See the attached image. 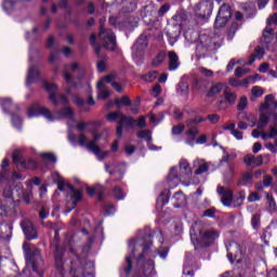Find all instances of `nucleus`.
<instances>
[{
  "label": "nucleus",
  "instance_id": "obj_1",
  "mask_svg": "<svg viewBox=\"0 0 277 277\" xmlns=\"http://www.w3.org/2000/svg\"><path fill=\"white\" fill-rule=\"evenodd\" d=\"M153 237L157 238L160 243H163V232L161 229H156L154 234H149L144 237L143 242V252L138 255L136 260L138 276L141 277H151L155 276V261L153 260H144V253L150 250L153 246Z\"/></svg>",
  "mask_w": 277,
  "mask_h": 277
},
{
  "label": "nucleus",
  "instance_id": "obj_2",
  "mask_svg": "<svg viewBox=\"0 0 277 277\" xmlns=\"http://www.w3.org/2000/svg\"><path fill=\"white\" fill-rule=\"evenodd\" d=\"M221 47L222 43L217 37L199 35L196 45V57L197 60H202V57H206L209 53H214Z\"/></svg>",
  "mask_w": 277,
  "mask_h": 277
},
{
  "label": "nucleus",
  "instance_id": "obj_3",
  "mask_svg": "<svg viewBox=\"0 0 277 277\" xmlns=\"http://www.w3.org/2000/svg\"><path fill=\"white\" fill-rule=\"evenodd\" d=\"M220 237V232L215 229H208L206 232L199 230L198 234L194 233V228L190 229V239L194 246L199 248H208Z\"/></svg>",
  "mask_w": 277,
  "mask_h": 277
},
{
  "label": "nucleus",
  "instance_id": "obj_4",
  "mask_svg": "<svg viewBox=\"0 0 277 277\" xmlns=\"http://www.w3.org/2000/svg\"><path fill=\"white\" fill-rule=\"evenodd\" d=\"M43 88L47 90V92H50L49 100L52 102L53 105H68L69 101L66 95L55 94V92H57V84L43 82Z\"/></svg>",
  "mask_w": 277,
  "mask_h": 277
},
{
  "label": "nucleus",
  "instance_id": "obj_5",
  "mask_svg": "<svg viewBox=\"0 0 277 277\" xmlns=\"http://www.w3.org/2000/svg\"><path fill=\"white\" fill-rule=\"evenodd\" d=\"M148 47V37L146 35H141L135 43L132 45V57L133 60L140 61L144 57V51Z\"/></svg>",
  "mask_w": 277,
  "mask_h": 277
},
{
  "label": "nucleus",
  "instance_id": "obj_6",
  "mask_svg": "<svg viewBox=\"0 0 277 277\" xmlns=\"http://www.w3.org/2000/svg\"><path fill=\"white\" fill-rule=\"evenodd\" d=\"M100 38L103 42L104 49H106L107 51L116 50V35H114V31H111V29H105L101 27Z\"/></svg>",
  "mask_w": 277,
  "mask_h": 277
},
{
  "label": "nucleus",
  "instance_id": "obj_7",
  "mask_svg": "<svg viewBox=\"0 0 277 277\" xmlns=\"http://www.w3.org/2000/svg\"><path fill=\"white\" fill-rule=\"evenodd\" d=\"M28 116L29 118H34L36 116H43V118H47L49 122H53V120H55L53 114H51V110L44 106H41L38 103H35L29 107Z\"/></svg>",
  "mask_w": 277,
  "mask_h": 277
},
{
  "label": "nucleus",
  "instance_id": "obj_8",
  "mask_svg": "<svg viewBox=\"0 0 277 277\" xmlns=\"http://www.w3.org/2000/svg\"><path fill=\"white\" fill-rule=\"evenodd\" d=\"M13 163L17 166V168H22V170H36L38 168V162L34 160V158H30L27 160L23 159L21 157V154L18 151H14L12 155Z\"/></svg>",
  "mask_w": 277,
  "mask_h": 277
},
{
  "label": "nucleus",
  "instance_id": "obj_9",
  "mask_svg": "<svg viewBox=\"0 0 277 277\" xmlns=\"http://www.w3.org/2000/svg\"><path fill=\"white\" fill-rule=\"evenodd\" d=\"M23 250L26 254V261L28 263H31L32 265V271L38 272V264L36 263V261L40 259V250L36 248H30L29 243L27 242L23 243Z\"/></svg>",
  "mask_w": 277,
  "mask_h": 277
},
{
  "label": "nucleus",
  "instance_id": "obj_10",
  "mask_svg": "<svg viewBox=\"0 0 277 277\" xmlns=\"http://www.w3.org/2000/svg\"><path fill=\"white\" fill-rule=\"evenodd\" d=\"M213 12V1L201 0L197 5H195V13L199 18H209Z\"/></svg>",
  "mask_w": 277,
  "mask_h": 277
},
{
  "label": "nucleus",
  "instance_id": "obj_11",
  "mask_svg": "<svg viewBox=\"0 0 277 277\" xmlns=\"http://www.w3.org/2000/svg\"><path fill=\"white\" fill-rule=\"evenodd\" d=\"M67 188L70 192L71 201L67 202V208L65 210V213H70L72 209L77 208V202H81L83 198V192L76 189L75 186H72V184H67Z\"/></svg>",
  "mask_w": 277,
  "mask_h": 277
},
{
  "label": "nucleus",
  "instance_id": "obj_12",
  "mask_svg": "<svg viewBox=\"0 0 277 277\" xmlns=\"http://www.w3.org/2000/svg\"><path fill=\"white\" fill-rule=\"evenodd\" d=\"M193 90L207 94L209 88H211V80L205 77H195L192 82Z\"/></svg>",
  "mask_w": 277,
  "mask_h": 277
},
{
  "label": "nucleus",
  "instance_id": "obj_13",
  "mask_svg": "<svg viewBox=\"0 0 277 277\" xmlns=\"http://www.w3.org/2000/svg\"><path fill=\"white\" fill-rule=\"evenodd\" d=\"M64 254H66V250L63 249L62 246L56 245L54 261H55V267L61 277H64Z\"/></svg>",
  "mask_w": 277,
  "mask_h": 277
},
{
  "label": "nucleus",
  "instance_id": "obj_14",
  "mask_svg": "<svg viewBox=\"0 0 277 277\" xmlns=\"http://www.w3.org/2000/svg\"><path fill=\"white\" fill-rule=\"evenodd\" d=\"M98 140H101V135L94 134L93 141L89 142L85 146L88 150H92V153L95 154L96 157H98L100 161H103V159H105V157L109 155V151H101V148L96 145V142H98Z\"/></svg>",
  "mask_w": 277,
  "mask_h": 277
},
{
  "label": "nucleus",
  "instance_id": "obj_15",
  "mask_svg": "<svg viewBox=\"0 0 277 277\" xmlns=\"http://www.w3.org/2000/svg\"><path fill=\"white\" fill-rule=\"evenodd\" d=\"M216 193L221 197V202L224 205V207H230L233 205V190L225 189L223 186H217Z\"/></svg>",
  "mask_w": 277,
  "mask_h": 277
},
{
  "label": "nucleus",
  "instance_id": "obj_16",
  "mask_svg": "<svg viewBox=\"0 0 277 277\" xmlns=\"http://www.w3.org/2000/svg\"><path fill=\"white\" fill-rule=\"evenodd\" d=\"M135 119L133 117H127L121 115V119L118 121L117 126V137L120 140L122 137V127H135Z\"/></svg>",
  "mask_w": 277,
  "mask_h": 277
},
{
  "label": "nucleus",
  "instance_id": "obj_17",
  "mask_svg": "<svg viewBox=\"0 0 277 277\" xmlns=\"http://www.w3.org/2000/svg\"><path fill=\"white\" fill-rule=\"evenodd\" d=\"M21 226L24 230L25 237L29 241H31V239H37L38 238V232L36 230V227L34 226L32 223L24 221V222L21 223Z\"/></svg>",
  "mask_w": 277,
  "mask_h": 277
},
{
  "label": "nucleus",
  "instance_id": "obj_18",
  "mask_svg": "<svg viewBox=\"0 0 277 277\" xmlns=\"http://www.w3.org/2000/svg\"><path fill=\"white\" fill-rule=\"evenodd\" d=\"M168 70L171 72L174 70H179V66H181V61H179V55L174 51H169L168 54Z\"/></svg>",
  "mask_w": 277,
  "mask_h": 277
},
{
  "label": "nucleus",
  "instance_id": "obj_19",
  "mask_svg": "<svg viewBox=\"0 0 277 277\" xmlns=\"http://www.w3.org/2000/svg\"><path fill=\"white\" fill-rule=\"evenodd\" d=\"M274 28L266 26L262 34L261 42L266 47V49H269V44H272L274 40Z\"/></svg>",
  "mask_w": 277,
  "mask_h": 277
},
{
  "label": "nucleus",
  "instance_id": "obj_20",
  "mask_svg": "<svg viewBox=\"0 0 277 277\" xmlns=\"http://www.w3.org/2000/svg\"><path fill=\"white\" fill-rule=\"evenodd\" d=\"M222 90H224V83L211 81L210 87L206 92V96H208V98H213V96H217Z\"/></svg>",
  "mask_w": 277,
  "mask_h": 277
},
{
  "label": "nucleus",
  "instance_id": "obj_21",
  "mask_svg": "<svg viewBox=\"0 0 277 277\" xmlns=\"http://www.w3.org/2000/svg\"><path fill=\"white\" fill-rule=\"evenodd\" d=\"M271 107H274V109H277V101L274 94H268L265 96L264 103L260 105V111H265L267 109H271Z\"/></svg>",
  "mask_w": 277,
  "mask_h": 277
},
{
  "label": "nucleus",
  "instance_id": "obj_22",
  "mask_svg": "<svg viewBox=\"0 0 277 277\" xmlns=\"http://www.w3.org/2000/svg\"><path fill=\"white\" fill-rule=\"evenodd\" d=\"M155 13V10L150 5H145L141 10V16L147 25H150V23H155V17L153 14Z\"/></svg>",
  "mask_w": 277,
  "mask_h": 277
},
{
  "label": "nucleus",
  "instance_id": "obj_23",
  "mask_svg": "<svg viewBox=\"0 0 277 277\" xmlns=\"http://www.w3.org/2000/svg\"><path fill=\"white\" fill-rule=\"evenodd\" d=\"M40 81V71L35 66L29 67L27 78H26V85H31V83H38Z\"/></svg>",
  "mask_w": 277,
  "mask_h": 277
},
{
  "label": "nucleus",
  "instance_id": "obj_24",
  "mask_svg": "<svg viewBox=\"0 0 277 277\" xmlns=\"http://www.w3.org/2000/svg\"><path fill=\"white\" fill-rule=\"evenodd\" d=\"M12 225L11 223L3 222L0 224V237L5 241H10L12 239Z\"/></svg>",
  "mask_w": 277,
  "mask_h": 277
},
{
  "label": "nucleus",
  "instance_id": "obj_25",
  "mask_svg": "<svg viewBox=\"0 0 277 277\" xmlns=\"http://www.w3.org/2000/svg\"><path fill=\"white\" fill-rule=\"evenodd\" d=\"M259 75L255 76H249L248 78H245L242 80H238L237 78H230L229 79V85H233V88H241V85H248L250 81H254Z\"/></svg>",
  "mask_w": 277,
  "mask_h": 277
},
{
  "label": "nucleus",
  "instance_id": "obj_26",
  "mask_svg": "<svg viewBox=\"0 0 277 277\" xmlns=\"http://www.w3.org/2000/svg\"><path fill=\"white\" fill-rule=\"evenodd\" d=\"M64 79L66 83L69 84V87L66 89L67 94H70L71 90H77L79 88V83L75 82V80L72 79V75L65 72Z\"/></svg>",
  "mask_w": 277,
  "mask_h": 277
},
{
  "label": "nucleus",
  "instance_id": "obj_27",
  "mask_svg": "<svg viewBox=\"0 0 277 277\" xmlns=\"http://www.w3.org/2000/svg\"><path fill=\"white\" fill-rule=\"evenodd\" d=\"M168 183L173 187H176L179 185V174L176 173V167H172L170 169V172L168 175Z\"/></svg>",
  "mask_w": 277,
  "mask_h": 277
},
{
  "label": "nucleus",
  "instance_id": "obj_28",
  "mask_svg": "<svg viewBox=\"0 0 277 277\" xmlns=\"http://www.w3.org/2000/svg\"><path fill=\"white\" fill-rule=\"evenodd\" d=\"M174 21L180 24L181 27L183 25H187V21H189V15L185 11H180L173 16Z\"/></svg>",
  "mask_w": 277,
  "mask_h": 277
},
{
  "label": "nucleus",
  "instance_id": "obj_29",
  "mask_svg": "<svg viewBox=\"0 0 277 277\" xmlns=\"http://www.w3.org/2000/svg\"><path fill=\"white\" fill-rule=\"evenodd\" d=\"M266 202L268 205L269 213H276L277 212V203H276V199L274 198L273 193L266 194Z\"/></svg>",
  "mask_w": 277,
  "mask_h": 277
},
{
  "label": "nucleus",
  "instance_id": "obj_30",
  "mask_svg": "<svg viewBox=\"0 0 277 277\" xmlns=\"http://www.w3.org/2000/svg\"><path fill=\"white\" fill-rule=\"evenodd\" d=\"M207 120V118L197 115L194 118H190L188 120H186V127L187 128H198V124H200L201 122H205Z\"/></svg>",
  "mask_w": 277,
  "mask_h": 277
},
{
  "label": "nucleus",
  "instance_id": "obj_31",
  "mask_svg": "<svg viewBox=\"0 0 277 277\" xmlns=\"http://www.w3.org/2000/svg\"><path fill=\"white\" fill-rule=\"evenodd\" d=\"M217 16H222L223 18H227L228 21H230L233 16V11L230 10V5L223 4L219 10Z\"/></svg>",
  "mask_w": 277,
  "mask_h": 277
},
{
  "label": "nucleus",
  "instance_id": "obj_32",
  "mask_svg": "<svg viewBox=\"0 0 277 277\" xmlns=\"http://www.w3.org/2000/svg\"><path fill=\"white\" fill-rule=\"evenodd\" d=\"M166 57H168V54L164 51L159 52L151 61V66H154V68L161 66V64L166 62Z\"/></svg>",
  "mask_w": 277,
  "mask_h": 277
},
{
  "label": "nucleus",
  "instance_id": "obj_33",
  "mask_svg": "<svg viewBox=\"0 0 277 277\" xmlns=\"http://www.w3.org/2000/svg\"><path fill=\"white\" fill-rule=\"evenodd\" d=\"M114 79H116V76L108 75L104 78V81L106 83H110V85L114 88V90H116V92H122V87L120 85V83L114 81Z\"/></svg>",
  "mask_w": 277,
  "mask_h": 277
},
{
  "label": "nucleus",
  "instance_id": "obj_34",
  "mask_svg": "<svg viewBox=\"0 0 277 277\" xmlns=\"http://www.w3.org/2000/svg\"><path fill=\"white\" fill-rule=\"evenodd\" d=\"M89 42H90L91 47H93L96 56L101 57V51L103 49V45H101V44L96 45V35L95 34H92L90 36Z\"/></svg>",
  "mask_w": 277,
  "mask_h": 277
},
{
  "label": "nucleus",
  "instance_id": "obj_35",
  "mask_svg": "<svg viewBox=\"0 0 277 277\" xmlns=\"http://www.w3.org/2000/svg\"><path fill=\"white\" fill-rule=\"evenodd\" d=\"M97 89L100 90L98 92V96L100 98H109L110 93L109 91H107V89H105V82L103 80L97 82Z\"/></svg>",
  "mask_w": 277,
  "mask_h": 277
},
{
  "label": "nucleus",
  "instance_id": "obj_36",
  "mask_svg": "<svg viewBox=\"0 0 277 277\" xmlns=\"http://www.w3.org/2000/svg\"><path fill=\"white\" fill-rule=\"evenodd\" d=\"M173 198L175 201H177V205H175L176 209H181V206L185 205L186 198H185V194H183L182 190L176 192L173 195Z\"/></svg>",
  "mask_w": 277,
  "mask_h": 277
},
{
  "label": "nucleus",
  "instance_id": "obj_37",
  "mask_svg": "<svg viewBox=\"0 0 277 277\" xmlns=\"http://www.w3.org/2000/svg\"><path fill=\"white\" fill-rule=\"evenodd\" d=\"M268 123H269V115L261 111L260 120L258 122V129H265Z\"/></svg>",
  "mask_w": 277,
  "mask_h": 277
},
{
  "label": "nucleus",
  "instance_id": "obj_38",
  "mask_svg": "<svg viewBox=\"0 0 277 277\" xmlns=\"http://www.w3.org/2000/svg\"><path fill=\"white\" fill-rule=\"evenodd\" d=\"M238 185H241L243 187H247V185H252V174H250L249 172L243 173L238 181Z\"/></svg>",
  "mask_w": 277,
  "mask_h": 277
},
{
  "label": "nucleus",
  "instance_id": "obj_39",
  "mask_svg": "<svg viewBox=\"0 0 277 277\" xmlns=\"http://www.w3.org/2000/svg\"><path fill=\"white\" fill-rule=\"evenodd\" d=\"M177 94H181V96H187V94H189V84L185 81L179 82Z\"/></svg>",
  "mask_w": 277,
  "mask_h": 277
},
{
  "label": "nucleus",
  "instance_id": "obj_40",
  "mask_svg": "<svg viewBox=\"0 0 277 277\" xmlns=\"http://www.w3.org/2000/svg\"><path fill=\"white\" fill-rule=\"evenodd\" d=\"M158 75H159V71L153 70V71H149V72L143 75L141 77V79H143V81H147V83H153V81H155V79H157Z\"/></svg>",
  "mask_w": 277,
  "mask_h": 277
},
{
  "label": "nucleus",
  "instance_id": "obj_41",
  "mask_svg": "<svg viewBox=\"0 0 277 277\" xmlns=\"http://www.w3.org/2000/svg\"><path fill=\"white\" fill-rule=\"evenodd\" d=\"M180 170L181 174H184L185 176H189V174H192V168L189 167L187 160H182L180 162Z\"/></svg>",
  "mask_w": 277,
  "mask_h": 277
},
{
  "label": "nucleus",
  "instance_id": "obj_42",
  "mask_svg": "<svg viewBox=\"0 0 277 277\" xmlns=\"http://www.w3.org/2000/svg\"><path fill=\"white\" fill-rule=\"evenodd\" d=\"M0 105L2 106L3 111H6L8 114H12V98L5 97L2 98L0 102Z\"/></svg>",
  "mask_w": 277,
  "mask_h": 277
},
{
  "label": "nucleus",
  "instance_id": "obj_43",
  "mask_svg": "<svg viewBox=\"0 0 277 277\" xmlns=\"http://www.w3.org/2000/svg\"><path fill=\"white\" fill-rule=\"evenodd\" d=\"M10 166V161L8 159H4L1 163L2 171H0V181H8L9 173L5 171V168Z\"/></svg>",
  "mask_w": 277,
  "mask_h": 277
},
{
  "label": "nucleus",
  "instance_id": "obj_44",
  "mask_svg": "<svg viewBox=\"0 0 277 277\" xmlns=\"http://www.w3.org/2000/svg\"><path fill=\"white\" fill-rule=\"evenodd\" d=\"M60 116L63 118H68V120H74L75 119V113L72 111V108L70 107H65L60 110Z\"/></svg>",
  "mask_w": 277,
  "mask_h": 277
},
{
  "label": "nucleus",
  "instance_id": "obj_45",
  "mask_svg": "<svg viewBox=\"0 0 277 277\" xmlns=\"http://www.w3.org/2000/svg\"><path fill=\"white\" fill-rule=\"evenodd\" d=\"M103 187L100 188H92V187H88L87 188V194H89V196H94V194H97V200H103Z\"/></svg>",
  "mask_w": 277,
  "mask_h": 277
},
{
  "label": "nucleus",
  "instance_id": "obj_46",
  "mask_svg": "<svg viewBox=\"0 0 277 277\" xmlns=\"http://www.w3.org/2000/svg\"><path fill=\"white\" fill-rule=\"evenodd\" d=\"M14 5H16L15 0H3L2 1V8H3L4 12H6L8 14H10V12H12V10H14Z\"/></svg>",
  "mask_w": 277,
  "mask_h": 277
},
{
  "label": "nucleus",
  "instance_id": "obj_47",
  "mask_svg": "<svg viewBox=\"0 0 277 277\" xmlns=\"http://www.w3.org/2000/svg\"><path fill=\"white\" fill-rule=\"evenodd\" d=\"M41 159L43 161H50V163H57V156L53 153H42L40 154Z\"/></svg>",
  "mask_w": 277,
  "mask_h": 277
},
{
  "label": "nucleus",
  "instance_id": "obj_48",
  "mask_svg": "<svg viewBox=\"0 0 277 277\" xmlns=\"http://www.w3.org/2000/svg\"><path fill=\"white\" fill-rule=\"evenodd\" d=\"M116 107H120V105H124L126 107H131V100L129 96L123 95L121 98L115 100Z\"/></svg>",
  "mask_w": 277,
  "mask_h": 277
},
{
  "label": "nucleus",
  "instance_id": "obj_49",
  "mask_svg": "<svg viewBox=\"0 0 277 277\" xmlns=\"http://www.w3.org/2000/svg\"><path fill=\"white\" fill-rule=\"evenodd\" d=\"M226 23H228V19L226 17L216 15V18L214 22V27H215V29H222V27H226Z\"/></svg>",
  "mask_w": 277,
  "mask_h": 277
},
{
  "label": "nucleus",
  "instance_id": "obj_50",
  "mask_svg": "<svg viewBox=\"0 0 277 277\" xmlns=\"http://www.w3.org/2000/svg\"><path fill=\"white\" fill-rule=\"evenodd\" d=\"M243 200H246V190H241L239 196L233 199L232 203L234 207H241L243 205Z\"/></svg>",
  "mask_w": 277,
  "mask_h": 277
},
{
  "label": "nucleus",
  "instance_id": "obj_51",
  "mask_svg": "<svg viewBox=\"0 0 277 277\" xmlns=\"http://www.w3.org/2000/svg\"><path fill=\"white\" fill-rule=\"evenodd\" d=\"M238 29H239V23H237V22L232 23V25L228 29V34H227L228 40H233V38L235 37V34H237Z\"/></svg>",
  "mask_w": 277,
  "mask_h": 277
},
{
  "label": "nucleus",
  "instance_id": "obj_52",
  "mask_svg": "<svg viewBox=\"0 0 277 277\" xmlns=\"http://www.w3.org/2000/svg\"><path fill=\"white\" fill-rule=\"evenodd\" d=\"M50 213H51V209L47 205H43L41 207V209L39 210V219L47 220V217H49Z\"/></svg>",
  "mask_w": 277,
  "mask_h": 277
},
{
  "label": "nucleus",
  "instance_id": "obj_53",
  "mask_svg": "<svg viewBox=\"0 0 277 277\" xmlns=\"http://www.w3.org/2000/svg\"><path fill=\"white\" fill-rule=\"evenodd\" d=\"M201 77H203L205 79H211V77H213L214 72L213 70L207 68V67H199L198 68Z\"/></svg>",
  "mask_w": 277,
  "mask_h": 277
},
{
  "label": "nucleus",
  "instance_id": "obj_54",
  "mask_svg": "<svg viewBox=\"0 0 277 277\" xmlns=\"http://www.w3.org/2000/svg\"><path fill=\"white\" fill-rule=\"evenodd\" d=\"M137 137L141 140H146V142H153V135H150V130H142L138 132Z\"/></svg>",
  "mask_w": 277,
  "mask_h": 277
},
{
  "label": "nucleus",
  "instance_id": "obj_55",
  "mask_svg": "<svg viewBox=\"0 0 277 277\" xmlns=\"http://www.w3.org/2000/svg\"><path fill=\"white\" fill-rule=\"evenodd\" d=\"M158 202H162V205H168V202H170V190L162 192L158 198Z\"/></svg>",
  "mask_w": 277,
  "mask_h": 277
},
{
  "label": "nucleus",
  "instance_id": "obj_56",
  "mask_svg": "<svg viewBox=\"0 0 277 277\" xmlns=\"http://www.w3.org/2000/svg\"><path fill=\"white\" fill-rule=\"evenodd\" d=\"M224 97H225V101L230 105L235 104V102L237 101V95L233 92L225 91Z\"/></svg>",
  "mask_w": 277,
  "mask_h": 277
},
{
  "label": "nucleus",
  "instance_id": "obj_57",
  "mask_svg": "<svg viewBox=\"0 0 277 277\" xmlns=\"http://www.w3.org/2000/svg\"><path fill=\"white\" fill-rule=\"evenodd\" d=\"M131 260V256L126 258V266L123 267V272H126L127 276H129L131 274V271L133 269V262Z\"/></svg>",
  "mask_w": 277,
  "mask_h": 277
},
{
  "label": "nucleus",
  "instance_id": "obj_58",
  "mask_svg": "<svg viewBox=\"0 0 277 277\" xmlns=\"http://www.w3.org/2000/svg\"><path fill=\"white\" fill-rule=\"evenodd\" d=\"M251 101H255V98H260V96L263 94V88L261 87H253L251 90Z\"/></svg>",
  "mask_w": 277,
  "mask_h": 277
},
{
  "label": "nucleus",
  "instance_id": "obj_59",
  "mask_svg": "<svg viewBox=\"0 0 277 277\" xmlns=\"http://www.w3.org/2000/svg\"><path fill=\"white\" fill-rule=\"evenodd\" d=\"M261 225V214H254L251 219V226L254 230H259V226Z\"/></svg>",
  "mask_w": 277,
  "mask_h": 277
},
{
  "label": "nucleus",
  "instance_id": "obj_60",
  "mask_svg": "<svg viewBox=\"0 0 277 277\" xmlns=\"http://www.w3.org/2000/svg\"><path fill=\"white\" fill-rule=\"evenodd\" d=\"M71 98H72V103H75V105H77V107H83L85 105V100H83L78 94H72Z\"/></svg>",
  "mask_w": 277,
  "mask_h": 277
},
{
  "label": "nucleus",
  "instance_id": "obj_61",
  "mask_svg": "<svg viewBox=\"0 0 277 277\" xmlns=\"http://www.w3.org/2000/svg\"><path fill=\"white\" fill-rule=\"evenodd\" d=\"M118 118H122V113L120 110L114 111V113H109L107 116V120L108 122H116V120Z\"/></svg>",
  "mask_w": 277,
  "mask_h": 277
},
{
  "label": "nucleus",
  "instance_id": "obj_62",
  "mask_svg": "<svg viewBox=\"0 0 277 277\" xmlns=\"http://www.w3.org/2000/svg\"><path fill=\"white\" fill-rule=\"evenodd\" d=\"M2 196L5 200H8V202H12V186H6L3 189Z\"/></svg>",
  "mask_w": 277,
  "mask_h": 277
},
{
  "label": "nucleus",
  "instance_id": "obj_63",
  "mask_svg": "<svg viewBox=\"0 0 277 277\" xmlns=\"http://www.w3.org/2000/svg\"><path fill=\"white\" fill-rule=\"evenodd\" d=\"M113 194L117 200H124V193L122 192V188L116 186L113 189Z\"/></svg>",
  "mask_w": 277,
  "mask_h": 277
},
{
  "label": "nucleus",
  "instance_id": "obj_64",
  "mask_svg": "<svg viewBox=\"0 0 277 277\" xmlns=\"http://www.w3.org/2000/svg\"><path fill=\"white\" fill-rule=\"evenodd\" d=\"M246 107H248V97L246 96H241L239 102H238V111H243V109H246Z\"/></svg>",
  "mask_w": 277,
  "mask_h": 277
}]
</instances>
